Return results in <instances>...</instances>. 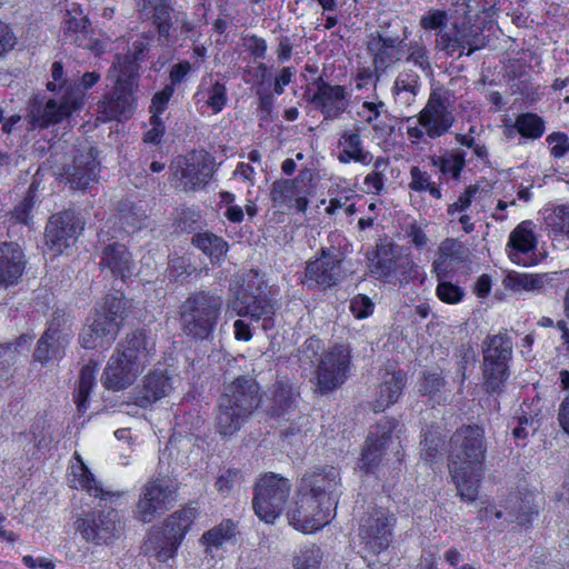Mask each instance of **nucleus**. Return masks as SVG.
Returning <instances> with one entry per match:
<instances>
[{"label": "nucleus", "instance_id": "f257e3e1", "mask_svg": "<svg viewBox=\"0 0 569 569\" xmlns=\"http://www.w3.org/2000/svg\"><path fill=\"white\" fill-rule=\"evenodd\" d=\"M340 471L323 466L307 472L300 480L287 517L290 526L303 533H313L336 516L341 496Z\"/></svg>", "mask_w": 569, "mask_h": 569}, {"label": "nucleus", "instance_id": "f03ea898", "mask_svg": "<svg viewBox=\"0 0 569 569\" xmlns=\"http://www.w3.org/2000/svg\"><path fill=\"white\" fill-rule=\"evenodd\" d=\"M450 446L448 467L458 495L465 501H475L485 471L483 430L477 426L461 427L451 437Z\"/></svg>", "mask_w": 569, "mask_h": 569}, {"label": "nucleus", "instance_id": "7ed1b4c3", "mask_svg": "<svg viewBox=\"0 0 569 569\" xmlns=\"http://www.w3.org/2000/svg\"><path fill=\"white\" fill-rule=\"evenodd\" d=\"M154 341L144 331H134L120 342L107 362L101 377L103 387L120 391L134 383L150 363Z\"/></svg>", "mask_w": 569, "mask_h": 569}, {"label": "nucleus", "instance_id": "20e7f679", "mask_svg": "<svg viewBox=\"0 0 569 569\" xmlns=\"http://www.w3.org/2000/svg\"><path fill=\"white\" fill-rule=\"evenodd\" d=\"M142 49L139 48L133 56L117 57L110 67L107 78L113 82L111 94H104L98 102V119L102 122L118 120L127 117L134 108L133 92L138 89L139 66L138 60Z\"/></svg>", "mask_w": 569, "mask_h": 569}, {"label": "nucleus", "instance_id": "39448f33", "mask_svg": "<svg viewBox=\"0 0 569 569\" xmlns=\"http://www.w3.org/2000/svg\"><path fill=\"white\" fill-rule=\"evenodd\" d=\"M122 295H108L83 327L79 341L86 349H108L116 340L123 320Z\"/></svg>", "mask_w": 569, "mask_h": 569}, {"label": "nucleus", "instance_id": "423d86ee", "mask_svg": "<svg viewBox=\"0 0 569 569\" xmlns=\"http://www.w3.org/2000/svg\"><path fill=\"white\" fill-rule=\"evenodd\" d=\"M222 298L207 291L190 295L180 307L183 333L194 340L209 339L218 325Z\"/></svg>", "mask_w": 569, "mask_h": 569}, {"label": "nucleus", "instance_id": "0eeeda50", "mask_svg": "<svg viewBox=\"0 0 569 569\" xmlns=\"http://www.w3.org/2000/svg\"><path fill=\"white\" fill-rule=\"evenodd\" d=\"M100 80L98 72H86L80 84H69L58 99H49L44 104L34 103L30 109L31 121L39 127L59 123L80 110L84 104V90Z\"/></svg>", "mask_w": 569, "mask_h": 569}, {"label": "nucleus", "instance_id": "6e6552de", "mask_svg": "<svg viewBox=\"0 0 569 569\" xmlns=\"http://www.w3.org/2000/svg\"><path fill=\"white\" fill-rule=\"evenodd\" d=\"M401 429L395 420H381L369 432L360 459V469L373 472L382 460L400 463L403 457Z\"/></svg>", "mask_w": 569, "mask_h": 569}, {"label": "nucleus", "instance_id": "1a4fd4ad", "mask_svg": "<svg viewBox=\"0 0 569 569\" xmlns=\"http://www.w3.org/2000/svg\"><path fill=\"white\" fill-rule=\"evenodd\" d=\"M197 508L186 507L173 512L164 521L163 530L153 529L144 543L146 552L156 557L159 561L172 558L191 527Z\"/></svg>", "mask_w": 569, "mask_h": 569}, {"label": "nucleus", "instance_id": "9d476101", "mask_svg": "<svg viewBox=\"0 0 569 569\" xmlns=\"http://www.w3.org/2000/svg\"><path fill=\"white\" fill-rule=\"evenodd\" d=\"M291 485L276 473L261 476L254 485L252 506L254 513L266 523H273L289 498Z\"/></svg>", "mask_w": 569, "mask_h": 569}, {"label": "nucleus", "instance_id": "9b49d317", "mask_svg": "<svg viewBox=\"0 0 569 569\" xmlns=\"http://www.w3.org/2000/svg\"><path fill=\"white\" fill-rule=\"evenodd\" d=\"M212 176L210 157L204 151H192L177 157L170 164V183L179 191L193 192L206 187Z\"/></svg>", "mask_w": 569, "mask_h": 569}, {"label": "nucleus", "instance_id": "f8f14e48", "mask_svg": "<svg viewBox=\"0 0 569 569\" xmlns=\"http://www.w3.org/2000/svg\"><path fill=\"white\" fill-rule=\"evenodd\" d=\"M351 359V350L346 345H335L325 350L312 378L316 390L327 395L341 387L349 377Z\"/></svg>", "mask_w": 569, "mask_h": 569}, {"label": "nucleus", "instance_id": "ddd939ff", "mask_svg": "<svg viewBox=\"0 0 569 569\" xmlns=\"http://www.w3.org/2000/svg\"><path fill=\"white\" fill-rule=\"evenodd\" d=\"M176 492L177 486L170 478L150 479L140 490L136 518L143 523L152 522L172 507Z\"/></svg>", "mask_w": 569, "mask_h": 569}, {"label": "nucleus", "instance_id": "4468645a", "mask_svg": "<svg viewBox=\"0 0 569 569\" xmlns=\"http://www.w3.org/2000/svg\"><path fill=\"white\" fill-rule=\"evenodd\" d=\"M397 525L395 513L382 507L369 508L359 520V537L365 548L379 555L391 541Z\"/></svg>", "mask_w": 569, "mask_h": 569}, {"label": "nucleus", "instance_id": "2eb2a0df", "mask_svg": "<svg viewBox=\"0 0 569 569\" xmlns=\"http://www.w3.org/2000/svg\"><path fill=\"white\" fill-rule=\"evenodd\" d=\"M72 336L71 323L66 313L62 311L53 312L49 327L34 350V359L44 365L62 358Z\"/></svg>", "mask_w": 569, "mask_h": 569}, {"label": "nucleus", "instance_id": "dca6fc26", "mask_svg": "<svg viewBox=\"0 0 569 569\" xmlns=\"http://www.w3.org/2000/svg\"><path fill=\"white\" fill-rule=\"evenodd\" d=\"M512 355V343L507 336L496 335L488 341L483 356V376L487 391L499 390L508 377L507 362Z\"/></svg>", "mask_w": 569, "mask_h": 569}, {"label": "nucleus", "instance_id": "f3484780", "mask_svg": "<svg viewBox=\"0 0 569 569\" xmlns=\"http://www.w3.org/2000/svg\"><path fill=\"white\" fill-rule=\"evenodd\" d=\"M83 229V222L73 212L54 214L46 227V244L53 254H61L74 243L77 234Z\"/></svg>", "mask_w": 569, "mask_h": 569}, {"label": "nucleus", "instance_id": "a211bd4d", "mask_svg": "<svg viewBox=\"0 0 569 569\" xmlns=\"http://www.w3.org/2000/svg\"><path fill=\"white\" fill-rule=\"evenodd\" d=\"M453 121L455 118L448 100L437 92H431L417 119V123L423 127L426 134L431 139L439 138L448 132Z\"/></svg>", "mask_w": 569, "mask_h": 569}, {"label": "nucleus", "instance_id": "6ab92c4d", "mask_svg": "<svg viewBox=\"0 0 569 569\" xmlns=\"http://www.w3.org/2000/svg\"><path fill=\"white\" fill-rule=\"evenodd\" d=\"M342 274L341 259L337 250L321 249L320 257L307 263L306 282L322 288L336 286Z\"/></svg>", "mask_w": 569, "mask_h": 569}, {"label": "nucleus", "instance_id": "aec40b11", "mask_svg": "<svg viewBox=\"0 0 569 569\" xmlns=\"http://www.w3.org/2000/svg\"><path fill=\"white\" fill-rule=\"evenodd\" d=\"M228 312L232 316L250 317L252 320H263V329L272 326L271 316L274 313L272 301L266 297L251 296L243 289L234 293V298L228 303Z\"/></svg>", "mask_w": 569, "mask_h": 569}, {"label": "nucleus", "instance_id": "412c9836", "mask_svg": "<svg viewBox=\"0 0 569 569\" xmlns=\"http://www.w3.org/2000/svg\"><path fill=\"white\" fill-rule=\"evenodd\" d=\"M260 388L250 377H239L226 387L221 401L251 416L261 402Z\"/></svg>", "mask_w": 569, "mask_h": 569}, {"label": "nucleus", "instance_id": "4be33fe9", "mask_svg": "<svg viewBox=\"0 0 569 569\" xmlns=\"http://www.w3.org/2000/svg\"><path fill=\"white\" fill-rule=\"evenodd\" d=\"M557 279L558 271L541 273L509 271L502 280V286L515 293L526 292L538 296L551 288Z\"/></svg>", "mask_w": 569, "mask_h": 569}, {"label": "nucleus", "instance_id": "5701e85b", "mask_svg": "<svg viewBox=\"0 0 569 569\" xmlns=\"http://www.w3.org/2000/svg\"><path fill=\"white\" fill-rule=\"evenodd\" d=\"M99 163L93 148L79 150L72 163L63 169V176L73 189H86L97 178Z\"/></svg>", "mask_w": 569, "mask_h": 569}, {"label": "nucleus", "instance_id": "b1692460", "mask_svg": "<svg viewBox=\"0 0 569 569\" xmlns=\"http://www.w3.org/2000/svg\"><path fill=\"white\" fill-rule=\"evenodd\" d=\"M270 197L276 206L282 209L295 208L305 212L308 208V190L299 179H280L272 183Z\"/></svg>", "mask_w": 569, "mask_h": 569}, {"label": "nucleus", "instance_id": "393cba45", "mask_svg": "<svg viewBox=\"0 0 569 569\" xmlns=\"http://www.w3.org/2000/svg\"><path fill=\"white\" fill-rule=\"evenodd\" d=\"M467 259V248L457 239H445L432 262L431 272L436 278H447Z\"/></svg>", "mask_w": 569, "mask_h": 569}, {"label": "nucleus", "instance_id": "a878e982", "mask_svg": "<svg viewBox=\"0 0 569 569\" xmlns=\"http://www.w3.org/2000/svg\"><path fill=\"white\" fill-rule=\"evenodd\" d=\"M140 17L156 26L159 36H169L176 31L173 23L177 16L171 8V0H137Z\"/></svg>", "mask_w": 569, "mask_h": 569}, {"label": "nucleus", "instance_id": "bb28decb", "mask_svg": "<svg viewBox=\"0 0 569 569\" xmlns=\"http://www.w3.org/2000/svg\"><path fill=\"white\" fill-rule=\"evenodd\" d=\"M74 458L77 459V463L71 467L70 479L71 487L77 489H82L87 491L90 496L94 498H99L104 501H113L119 499L122 493L119 491H111L104 489L91 473L89 468L84 465L81 457L76 453Z\"/></svg>", "mask_w": 569, "mask_h": 569}, {"label": "nucleus", "instance_id": "cd10ccee", "mask_svg": "<svg viewBox=\"0 0 569 569\" xmlns=\"http://www.w3.org/2000/svg\"><path fill=\"white\" fill-rule=\"evenodd\" d=\"M74 458L77 459V463L71 467L70 479L71 487L77 489H82L87 491L90 496L94 498H99L104 501H113L119 499L122 493L119 491H111L104 489L91 473L89 468L84 465L81 457L76 453Z\"/></svg>", "mask_w": 569, "mask_h": 569}, {"label": "nucleus", "instance_id": "c85d7f7f", "mask_svg": "<svg viewBox=\"0 0 569 569\" xmlns=\"http://www.w3.org/2000/svg\"><path fill=\"white\" fill-rule=\"evenodd\" d=\"M24 267V254L18 243L4 242L0 246V288L17 283Z\"/></svg>", "mask_w": 569, "mask_h": 569}, {"label": "nucleus", "instance_id": "c756f323", "mask_svg": "<svg viewBox=\"0 0 569 569\" xmlns=\"http://www.w3.org/2000/svg\"><path fill=\"white\" fill-rule=\"evenodd\" d=\"M406 385V375L401 370L386 369L380 377V383L376 390L373 408L376 411H385L398 401Z\"/></svg>", "mask_w": 569, "mask_h": 569}, {"label": "nucleus", "instance_id": "7c9ffc66", "mask_svg": "<svg viewBox=\"0 0 569 569\" xmlns=\"http://www.w3.org/2000/svg\"><path fill=\"white\" fill-rule=\"evenodd\" d=\"M171 378L162 371H152L143 379L141 389L134 397V403L141 408L151 406L172 391Z\"/></svg>", "mask_w": 569, "mask_h": 569}, {"label": "nucleus", "instance_id": "2f4dec72", "mask_svg": "<svg viewBox=\"0 0 569 569\" xmlns=\"http://www.w3.org/2000/svg\"><path fill=\"white\" fill-rule=\"evenodd\" d=\"M312 103L319 109L325 118L336 119L347 108V93L341 86L321 84L313 94Z\"/></svg>", "mask_w": 569, "mask_h": 569}, {"label": "nucleus", "instance_id": "473e14b6", "mask_svg": "<svg viewBox=\"0 0 569 569\" xmlns=\"http://www.w3.org/2000/svg\"><path fill=\"white\" fill-rule=\"evenodd\" d=\"M543 224L552 241L569 243V203L550 204L541 211Z\"/></svg>", "mask_w": 569, "mask_h": 569}, {"label": "nucleus", "instance_id": "72a5a7b5", "mask_svg": "<svg viewBox=\"0 0 569 569\" xmlns=\"http://www.w3.org/2000/svg\"><path fill=\"white\" fill-rule=\"evenodd\" d=\"M537 247V238L530 221H522L509 234L507 253L510 260L517 264L527 266L522 254L531 252Z\"/></svg>", "mask_w": 569, "mask_h": 569}, {"label": "nucleus", "instance_id": "f704fd0d", "mask_svg": "<svg viewBox=\"0 0 569 569\" xmlns=\"http://www.w3.org/2000/svg\"><path fill=\"white\" fill-rule=\"evenodd\" d=\"M377 266L385 276L408 274L417 266L408 254H402L400 248L393 244L381 246L378 249Z\"/></svg>", "mask_w": 569, "mask_h": 569}, {"label": "nucleus", "instance_id": "c9c22d12", "mask_svg": "<svg viewBox=\"0 0 569 569\" xmlns=\"http://www.w3.org/2000/svg\"><path fill=\"white\" fill-rule=\"evenodd\" d=\"M101 264L108 268L116 277L126 279L133 272V260L124 244L114 242L103 250Z\"/></svg>", "mask_w": 569, "mask_h": 569}, {"label": "nucleus", "instance_id": "e433bc0d", "mask_svg": "<svg viewBox=\"0 0 569 569\" xmlns=\"http://www.w3.org/2000/svg\"><path fill=\"white\" fill-rule=\"evenodd\" d=\"M488 200H490L488 192L481 190L477 184H472L467 187L457 200L448 206L447 213L451 221L456 220L457 213L472 212L473 210L479 213L487 209Z\"/></svg>", "mask_w": 569, "mask_h": 569}, {"label": "nucleus", "instance_id": "4c0bfd02", "mask_svg": "<svg viewBox=\"0 0 569 569\" xmlns=\"http://www.w3.org/2000/svg\"><path fill=\"white\" fill-rule=\"evenodd\" d=\"M339 146L342 148L338 156L341 163L355 161L368 166L373 161V156L365 150L360 133L357 130H345L340 136Z\"/></svg>", "mask_w": 569, "mask_h": 569}, {"label": "nucleus", "instance_id": "58836bf2", "mask_svg": "<svg viewBox=\"0 0 569 569\" xmlns=\"http://www.w3.org/2000/svg\"><path fill=\"white\" fill-rule=\"evenodd\" d=\"M398 38H373L369 42V49L373 52L376 69L385 70L399 61L405 51Z\"/></svg>", "mask_w": 569, "mask_h": 569}, {"label": "nucleus", "instance_id": "ea45409f", "mask_svg": "<svg viewBox=\"0 0 569 569\" xmlns=\"http://www.w3.org/2000/svg\"><path fill=\"white\" fill-rule=\"evenodd\" d=\"M194 100L201 108L206 107L210 109L213 114H217L221 112L227 104V88L224 83L219 81L212 82L211 80L202 79L194 94Z\"/></svg>", "mask_w": 569, "mask_h": 569}, {"label": "nucleus", "instance_id": "a19ab883", "mask_svg": "<svg viewBox=\"0 0 569 569\" xmlns=\"http://www.w3.org/2000/svg\"><path fill=\"white\" fill-rule=\"evenodd\" d=\"M251 416L220 400L216 417V430L222 438L236 435Z\"/></svg>", "mask_w": 569, "mask_h": 569}, {"label": "nucleus", "instance_id": "79ce46f5", "mask_svg": "<svg viewBox=\"0 0 569 569\" xmlns=\"http://www.w3.org/2000/svg\"><path fill=\"white\" fill-rule=\"evenodd\" d=\"M420 77L412 71H402L393 82L392 93L398 104L410 107L420 91Z\"/></svg>", "mask_w": 569, "mask_h": 569}, {"label": "nucleus", "instance_id": "37998d69", "mask_svg": "<svg viewBox=\"0 0 569 569\" xmlns=\"http://www.w3.org/2000/svg\"><path fill=\"white\" fill-rule=\"evenodd\" d=\"M272 405L269 408L271 416L289 420L295 409L296 396L292 387L283 381H278L272 388Z\"/></svg>", "mask_w": 569, "mask_h": 569}, {"label": "nucleus", "instance_id": "c03bdc74", "mask_svg": "<svg viewBox=\"0 0 569 569\" xmlns=\"http://www.w3.org/2000/svg\"><path fill=\"white\" fill-rule=\"evenodd\" d=\"M192 244L210 258L212 262H219L228 252V243L211 232H201L192 237Z\"/></svg>", "mask_w": 569, "mask_h": 569}, {"label": "nucleus", "instance_id": "a18cd8bd", "mask_svg": "<svg viewBox=\"0 0 569 569\" xmlns=\"http://www.w3.org/2000/svg\"><path fill=\"white\" fill-rule=\"evenodd\" d=\"M98 372V363L89 361L81 368L78 387L74 392V402L79 411L84 412L88 409V397L96 386V376Z\"/></svg>", "mask_w": 569, "mask_h": 569}, {"label": "nucleus", "instance_id": "49530a36", "mask_svg": "<svg viewBox=\"0 0 569 569\" xmlns=\"http://www.w3.org/2000/svg\"><path fill=\"white\" fill-rule=\"evenodd\" d=\"M430 163L439 168L443 176L458 180L466 164V153L461 149H453L442 156L432 157Z\"/></svg>", "mask_w": 569, "mask_h": 569}, {"label": "nucleus", "instance_id": "de8ad7c7", "mask_svg": "<svg viewBox=\"0 0 569 569\" xmlns=\"http://www.w3.org/2000/svg\"><path fill=\"white\" fill-rule=\"evenodd\" d=\"M445 445V435L441 428L431 427L423 433L421 441V455L427 462H435L440 456Z\"/></svg>", "mask_w": 569, "mask_h": 569}, {"label": "nucleus", "instance_id": "09e8293b", "mask_svg": "<svg viewBox=\"0 0 569 569\" xmlns=\"http://www.w3.org/2000/svg\"><path fill=\"white\" fill-rule=\"evenodd\" d=\"M420 26L425 31L445 32L448 26L458 32L457 21L453 16L445 10L431 9L420 18Z\"/></svg>", "mask_w": 569, "mask_h": 569}, {"label": "nucleus", "instance_id": "8fccbe9b", "mask_svg": "<svg viewBox=\"0 0 569 569\" xmlns=\"http://www.w3.org/2000/svg\"><path fill=\"white\" fill-rule=\"evenodd\" d=\"M236 535V525L231 520H224L203 533L201 540L207 548H219L230 541Z\"/></svg>", "mask_w": 569, "mask_h": 569}, {"label": "nucleus", "instance_id": "3c124183", "mask_svg": "<svg viewBox=\"0 0 569 569\" xmlns=\"http://www.w3.org/2000/svg\"><path fill=\"white\" fill-rule=\"evenodd\" d=\"M408 187L416 192H429L435 199H441L442 197L440 187L432 181L430 173L416 166L410 169Z\"/></svg>", "mask_w": 569, "mask_h": 569}, {"label": "nucleus", "instance_id": "603ef678", "mask_svg": "<svg viewBox=\"0 0 569 569\" xmlns=\"http://www.w3.org/2000/svg\"><path fill=\"white\" fill-rule=\"evenodd\" d=\"M323 553L316 545L301 547L292 558L293 569H321Z\"/></svg>", "mask_w": 569, "mask_h": 569}, {"label": "nucleus", "instance_id": "864d4df0", "mask_svg": "<svg viewBox=\"0 0 569 569\" xmlns=\"http://www.w3.org/2000/svg\"><path fill=\"white\" fill-rule=\"evenodd\" d=\"M513 128L525 138L538 139L545 132V122L536 113H521L517 117Z\"/></svg>", "mask_w": 569, "mask_h": 569}, {"label": "nucleus", "instance_id": "5fc2aeb1", "mask_svg": "<svg viewBox=\"0 0 569 569\" xmlns=\"http://www.w3.org/2000/svg\"><path fill=\"white\" fill-rule=\"evenodd\" d=\"M61 24L66 34L89 32V21L76 3L72 4V8L66 10Z\"/></svg>", "mask_w": 569, "mask_h": 569}, {"label": "nucleus", "instance_id": "6e6d98bb", "mask_svg": "<svg viewBox=\"0 0 569 569\" xmlns=\"http://www.w3.org/2000/svg\"><path fill=\"white\" fill-rule=\"evenodd\" d=\"M388 164L389 161L383 157H379L373 161V170L363 179V187L366 192L375 194L381 193L385 187L383 171Z\"/></svg>", "mask_w": 569, "mask_h": 569}, {"label": "nucleus", "instance_id": "4d7b16f0", "mask_svg": "<svg viewBox=\"0 0 569 569\" xmlns=\"http://www.w3.org/2000/svg\"><path fill=\"white\" fill-rule=\"evenodd\" d=\"M96 528L84 530L88 541L107 542L113 537L116 525L109 515L97 513Z\"/></svg>", "mask_w": 569, "mask_h": 569}, {"label": "nucleus", "instance_id": "13d9d810", "mask_svg": "<svg viewBox=\"0 0 569 569\" xmlns=\"http://www.w3.org/2000/svg\"><path fill=\"white\" fill-rule=\"evenodd\" d=\"M437 280L436 296L441 302L457 305L462 301L466 293L460 286L448 281L447 278H437Z\"/></svg>", "mask_w": 569, "mask_h": 569}, {"label": "nucleus", "instance_id": "bf43d9fd", "mask_svg": "<svg viewBox=\"0 0 569 569\" xmlns=\"http://www.w3.org/2000/svg\"><path fill=\"white\" fill-rule=\"evenodd\" d=\"M560 385L567 391L558 410V422L561 429L569 436V371L561 370L559 373Z\"/></svg>", "mask_w": 569, "mask_h": 569}, {"label": "nucleus", "instance_id": "052dcab7", "mask_svg": "<svg viewBox=\"0 0 569 569\" xmlns=\"http://www.w3.org/2000/svg\"><path fill=\"white\" fill-rule=\"evenodd\" d=\"M241 478L239 470L228 469L218 477L216 488L222 496H228L236 486L240 485Z\"/></svg>", "mask_w": 569, "mask_h": 569}, {"label": "nucleus", "instance_id": "680f3d73", "mask_svg": "<svg viewBox=\"0 0 569 569\" xmlns=\"http://www.w3.org/2000/svg\"><path fill=\"white\" fill-rule=\"evenodd\" d=\"M349 309L357 319H363L373 312V303L369 297L357 295L351 299Z\"/></svg>", "mask_w": 569, "mask_h": 569}, {"label": "nucleus", "instance_id": "e2e57ef3", "mask_svg": "<svg viewBox=\"0 0 569 569\" xmlns=\"http://www.w3.org/2000/svg\"><path fill=\"white\" fill-rule=\"evenodd\" d=\"M555 158H561L569 151V138L562 132H553L546 139Z\"/></svg>", "mask_w": 569, "mask_h": 569}, {"label": "nucleus", "instance_id": "0e129e2a", "mask_svg": "<svg viewBox=\"0 0 569 569\" xmlns=\"http://www.w3.org/2000/svg\"><path fill=\"white\" fill-rule=\"evenodd\" d=\"M385 109V103L382 101L379 102H370L365 101L359 111L358 114L360 118H362L363 121H366L369 124H372L376 127L375 121L378 120V118L381 116Z\"/></svg>", "mask_w": 569, "mask_h": 569}, {"label": "nucleus", "instance_id": "69168bd1", "mask_svg": "<svg viewBox=\"0 0 569 569\" xmlns=\"http://www.w3.org/2000/svg\"><path fill=\"white\" fill-rule=\"evenodd\" d=\"M173 91L174 90L171 86H166L161 91L153 96L150 104L151 116L159 117L164 111Z\"/></svg>", "mask_w": 569, "mask_h": 569}, {"label": "nucleus", "instance_id": "338daca9", "mask_svg": "<svg viewBox=\"0 0 569 569\" xmlns=\"http://www.w3.org/2000/svg\"><path fill=\"white\" fill-rule=\"evenodd\" d=\"M36 188V183L32 182V184L29 188L28 196L23 199V201L16 207L13 216L17 219L18 222L29 224L30 223V211L34 204L33 196L31 192Z\"/></svg>", "mask_w": 569, "mask_h": 569}, {"label": "nucleus", "instance_id": "774afa93", "mask_svg": "<svg viewBox=\"0 0 569 569\" xmlns=\"http://www.w3.org/2000/svg\"><path fill=\"white\" fill-rule=\"evenodd\" d=\"M189 264L183 257H174L170 260L168 268V278L170 280H183L190 274Z\"/></svg>", "mask_w": 569, "mask_h": 569}]
</instances>
